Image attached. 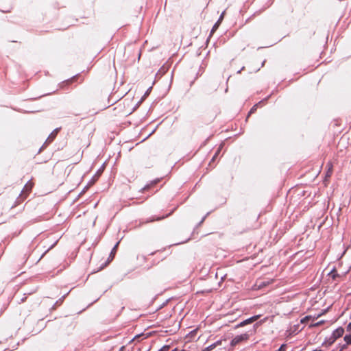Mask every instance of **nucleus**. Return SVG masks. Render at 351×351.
I'll return each mask as SVG.
<instances>
[{
	"label": "nucleus",
	"mask_w": 351,
	"mask_h": 351,
	"mask_svg": "<svg viewBox=\"0 0 351 351\" xmlns=\"http://www.w3.org/2000/svg\"><path fill=\"white\" fill-rule=\"evenodd\" d=\"M248 338H249V335L247 333L237 335L231 341L230 345L232 346H235L237 344L247 340Z\"/></svg>",
	"instance_id": "f257e3e1"
},
{
	"label": "nucleus",
	"mask_w": 351,
	"mask_h": 351,
	"mask_svg": "<svg viewBox=\"0 0 351 351\" xmlns=\"http://www.w3.org/2000/svg\"><path fill=\"white\" fill-rule=\"evenodd\" d=\"M344 332V330L342 327L337 328L332 334V342H335V340L341 337Z\"/></svg>",
	"instance_id": "f03ea898"
},
{
	"label": "nucleus",
	"mask_w": 351,
	"mask_h": 351,
	"mask_svg": "<svg viewBox=\"0 0 351 351\" xmlns=\"http://www.w3.org/2000/svg\"><path fill=\"white\" fill-rule=\"evenodd\" d=\"M260 317H261V315H258L253 316L249 319H247L244 320L243 322H241L239 324H238L237 326V328L242 327L247 324H251L253 322L256 321Z\"/></svg>",
	"instance_id": "7ed1b4c3"
},
{
	"label": "nucleus",
	"mask_w": 351,
	"mask_h": 351,
	"mask_svg": "<svg viewBox=\"0 0 351 351\" xmlns=\"http://www.w3.org/2000/svg\"><path fill=\"white\" fill-rule=\"evenodd\" d=\"M118 245H119V243H117L114 245V247H113V249H112V251H111V253H110V256H109V258H108V261L104 264V265L103 267H101L100 268V269H103L104 267H106V265H108V263H110V261L114 258V254H115V253H116V250H117V247Z\"/></svg>",
	"instance_id": "20e7f679"
},
{
	"label": "nucleus",
	"mask_w": 351,
	"mask_h": 351,
	"mask_svg": "<svg viewBox=\"0 0 351 351\" xmlns=\"http://www.w3.org/2000/svg\"><path fill=\"white\" fill-rule=\"evenodd\" d=\"M321 315H318L317 317H312L311 315H308L302 318L300 321L301 323L304 324L306 323L308 320L313 319V320L317 319Z\"/></svg>",
	"instance_id": "39448f33"
},
{
	"label": "nucleus",
	"mask_w": 351,
	"mask_h": 351,
	"mask_svg": "<svg viewBox=\"0 0 351 351\" xmlns=\"http://www.w3.org/2000/svg\"><path fill=\"white\" fill-rule=\"evenodd\" d=\"M328 275H329L330 276H331V278H332V279H334V280H335V279L336 278V277L338 276V275H337V271H336V270H335V269H332V271L328 274Z\"/></svg>",
	"instance_id": "423d86ee"
},
{
	"label": "nucleus",
	"mask_w": 351,
	"mask_h": 351,
	"mask_svg": "<svg viewBox=\"0 0 351 351\" xmlns=\"http://www.w3.org/2000/svg\"><path fill=\"white\" fill-rule=\"evenodd\" d=\"M58 132V130H55L49 136L47 141H51L53 138L56 136V134Z\"/></svg>",
	"instance_id": "0eeeda50"
},
{
	"label": "nucleus",
	"mask_w": 351,
	"mask_h": 351,
	"mask_svg": "<svg viewBox=\"0 0 351 351\" xmlns=\"http://www.w3.org/2000/svg\"><path fill=\"white\" fill-rule=\"evenodd\" d=\"M344 341L346 342L347 344L351 343V335H346L344 337Z\"/></svg>",
	"instance_id": "6e6552de"
},
{
	"label": "nucleus",
	"mask_w": 351,
	"mask_h": 351,
	"mask_svg": "<svg viewBox=\"0 0 351 351\" xmlns=\"http://www.w3.org/2000/svg\"><path fill=\"white\" fill-rule=\"evenodd\" d=\"M332 174V165L330 164H328V169L326 173V177H330Z\"/></svg>",
	"instance_id": "1a4fd4ad"
},
{
	"label": "nucleus",
	"mask_w": 351,
	"mask_h": 351,
	"mask_svg": "<svg viewBox=\"0 0 351 351\" xmlns=\"http://www.w3.org/2000/svg\"><path fill=\"white\" fill-rule=\"evenodd\" d=\"M324 322V321H320V322H318L314 324H312L311 325V327H315V326H320L321 324H322Z\"/></svg>",
	"instance_id": "9d476101"
},
{
	"label": "nucleus",
	"mask_w": 351,
	"mask_h": 351,
	"mask_svg": "<svg viewBox=\"0 0 351 351\" xmlns=\"http://www.w3.org/2000/svg\"><path fill=\"white\" fill-rule=\"evenodd\" d=\"M215 347V344H212L211 346L207 347L203 351H210L213 350Z\"/></svg>",
	"instance_id": "9b49d317"
},
{
	"label": "nucleus",
	"mask_w": 351,
	"mask_h": 351,
	"mask_svg": "<svg viewBox=\"0 0 351 351\" xmlns=\"http://www.w3.org/2000/svg\"><path fill=\"white\" fill-rule=\"evenodd\" d=\"M31 189H32V184H27L25 186V191L30 190Z\"/></svg>",
	"instance_id": "f8f14e48"
},
{
	"label": "nucleus",
	"mask_w": 351,
	"mask_h": 351,
	"mask_svg": "<svg viewBox=\"0 0 351 351\" xmlns=\"http://www.w3.org/2000/svg\"><path fill=\"white\" fill-rule=\"evenodd\" d=\"M286 350V346L285 345H282L280 348L278 349V351H285Z\"/></svg>",
	"instance_id": "ddd939ff"
},
{
	"label": "nucleus",
	"mask_w": 351,
	"mask_h": 351,
	"mask_svg": "<svg viewBox=\"0 0 351 351\" xmlns=\"http://www.w3.org/2000/svg\"><path fill=\"white\" fill-rule=\"evenodd\" d=\"M347 330H351V322L348 324V325L347 326Z\"/></svg>",
	"instance_id": "4468645a"
},
{
	"label": "nucleus",
	"mask_w": 351,
	"mask_h": 351,
	"mask_svg": "<svg viewBox=\"0 0 351 351\" xmlns=\"http://www.w3.org/2000/svg\"><path fill=\"white\" fill-rule=\"evenodd\" d=\"M328 341H329V342H328L329 345H331V344H332V343H334V342H332V336H331V337H330V338L329 339Z\"/></svg>",
	"instance_id": "2eb2a0df"
},
{
	"label": "nucleus",
	"mask_w": 351,
	"mask_h": 351,
	"mask_svg": "<svg viewBox=\"0 0 351 351\" xmlns=\"http://www.w3.org/2000/svg\"><path fill=\"white\" fill-rule=\"evenodd\" d=\"M223 14H224V12H223V13L221 14V16H220L219 20V21H218V22H219L220 21H221V20H222V19H223Z\"/></svg>",
	"instance_id": "dca6fc26"
},
{
	"label": "nucleus",
	"mask_w": 351,
	"mask_h": 351,
	"mask_svg": "<svg viewBox=\"0 0 351 351\" xmlns=\"http://www.w3.org/2000/svg\"><path fill=\"white\" fill-rule=\"evenodd\" d=\"M217 23H216L213 29V30L215 29V28H217Z\"/></svg>",
	"instance_id": "f3484780"
},
{
	"label": "nucleus",
	"mask_w": 351,
	"mask_h": 351,
	"mask_svg": "<svg viewBox=\"0 0 351 351\" xmlns=\"http://www.w3.org/2000/svg\"><path fill=\"white\" fill-rule=\"evenodd\" d=\"M313 351H321V350H313Z\"/></svg>",
	"instance_id": "a211bd4d"
}]
</instances>
